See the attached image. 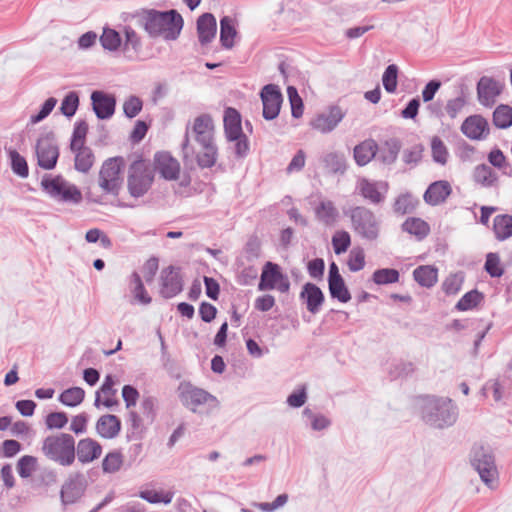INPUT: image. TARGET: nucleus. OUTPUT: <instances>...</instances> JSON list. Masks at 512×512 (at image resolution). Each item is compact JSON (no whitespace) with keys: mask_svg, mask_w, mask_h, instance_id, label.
Here are the masks:
<instances>
[{"mask_svg":"<svg viewBox=\"0 0 512 512\" xmlns=\"http://www.w3.org/2000/svg\"><path fill=\"white\" fill-rule=\"evenodd\" d=\"M124 167L125 160L121 156L106 159L101 164L97 175V187L100 194L90 190L89 197L97 203H101L102 198L106 196L117 197L123 187Z\"/></svg>","mask_w":512,"mask_h":512,"instance_id":"nucleus-1","label":"nucleus"},{"mask_svg":"<svg viewBox=\"0 0 512 512\" xmlns=\"http://www.w3.org/2000/svg\"><path fill=\"white\" fill-rule=\"evenodd\" d=\"M142 26L151 37L175 40L182 30L183 18L176 10H149L142 16Z\"/></svg>","mask_w":512,"mask_h":512,"instance_id":"nucleus-2","label":"nucleus"},{"mask_svg":"<svg viewBox=\"0 0 512 512\" xmlns=\"http://www.w3.org/2000/svg\"><path fill=\"white\" fill-rule=\"evenodd\" d=\"M154 177V169L149 161L141 157L132 161L127 171V190L130 196H144L151 189Z\"/></svg>","mask_w":512,"mask_h":512,"instance_id":"nucleus-3","label":"nucleus"},{"mask_svg":"<svg viewBox=\"0 0 512 512\" xmlns=\"http://www.w3.org/2000/svg\"><path fill=\"white\" fill-rule=\"evenodd\" d=\"M41 450L48 459L63 466H70L75 461V440L67 433L46 437Z\"/></svg>","mask_w":512,"mask_h":512,"instance_id":"nucleus-4","label":"nucleus"},{"mask_svg":"<svg viewBox=\"0 0 512 512\" xmlns=\"http://www.w3.org/2000/svg\"><path fill=\"white\" fill-rule=\"evenodd\" d=\"M189 128L186 131V140L183 144V159L186 164L196 163L201 168H210L217 161V147L214 142H196V145L189 143Z\"/></svg>","mask_w":512,"mask_h":512,"instance_id":"nucleus-5","label":"nucleus"},{"mask_svg":"<svg viewBox=\"0 0 512 512\" xmlns=\"http://www.w3.org/2000/svg\"><path fill=\"white\" fill-rule=\"evenodd\" d=\"M178 394L182 404L194 413L198 412L199 407L204 405L211 409L219 408V401L215 396L189 382L180 383Z\"/></svg>","mask_w":512,"mask_h":512,"instance_id":"nucleus-6","label":"nucleus"},{"mask_svg":"<svg viewBox=\"0 0 512 512\" xmlns=\"http://www.w3.org/2000/svg\"><path fill=\"white\" fill-rule=\"evenodd\" d=\"M223 122L227 140L235 142L237 155H245L249 149V144L246 135L243 133L240 113L235 108L228 107L224 112Z\"/></svg>","mask_w":512,"mask_h":512,"instance_id":"nucleus-7","label":"nucleus"},{"mask_svg":"<svg viewBox=\"0 0 512 512\" xmlns=\"http://www.w3.org/2000/svg\"><path fill=\"white\" fill-rule=\"evenodd\" d=\"M41 186L49 195L62 201L78 203L82 199L80 190L60 175L43 177Z\"/></svg>","mask_w":512,"mask_h":512,"instance_id":"nucleus-8","label":"nucleus"},{"mask_svg":"<svg viewBox=\"0 0 512 512\" xmlns=\"http://www.w3.org/2000/svg\"><path fill=\"white\" fill-rule=\"evenodd\" d=\"M350 219L353 230L361 237L374 240L379 234V224L375 214L362 206L350 210Z\"/></svg>","mask_w":512,"mask_h":512,"instance_id":"nucleus-9","label":"nucleus"},{"mask_svg":"<svg viewBox=\"0 0 512 512\" xmlns=\"http://www.w3.org/2000/svg\"><path fill=\"white\" fill-rule=\"evenodd\" d=\"M37 164L44 170L53 169L59 158V147L52 134L41 136L35 145Z\"/></svg>","mask_w":512,"mask_h":512,"instance_id":"nucleus-10","label":"nucleus"},{"mask_svg":"<svg viewBox=\"0 0 512 512\" xmlns=\"http://www.w3.org/2000/svg\"><path fill=\"white\" fill-rule=\"evenodd\" d=\"M258 289L260 291L277 289L281 293H287L290 283L277 264L267 262L263 267Z\"/></svg>","mask_w":512,"mask_h":512,"instance_id":"nucleus-11","label":"nucleus"},{"mask_svg":"<svg viewBox=\"0 0 512 512\" xmlns=\"http://www.w3.org/2000/svg\"><path fill=\"white\" fill-rule=\"evenodd\" d=\"M472 463L486 485L492 488L497 484L498 472L493 457L482 446L473 449Z\"/></svg>","mask_w":512,"mask_h":512,"instance_id":"nucleus-12","label":"nucleus"},{"mask_svg":"<svg viewBox=\"0 0 512 512\" xmlns=\"http://www.w3.org/2000/svg\"><path fill=\"white\" fill-rule=\"evenodd\" d=\"M260 97L263 104V117L266 120L275 119L280 112L283 102L282 93L277 85H265L261 92Z\"/></svg>","mask_w":512,"mask_h":512,"instance_id":"nucleus-13","label":"nucleus"},{"mask_svg":"<svg viewBox=\"0 0 512 512\" xmlns=\"http://www.w3.org/2000/svg\"><path fill=\"white\" fill-rule=\"evenodd\" d=\"M504 88V84L500 81L483 76L477 83V96L479 102L487 107H492L497 98L500 96Z\"/></svg>","mask_w":512,"mask_h":512,"instance_id":"nucleus-14","label":"nucleus"},{"mask_svg":"<svg viewBox=\"0 0 512 512\" xmlns=\"http://www.w3.org/2000/svg\"><path fill=\"white\" fill-rule=\"evenodd\" d=\"M154 172L158 173L166 180H177L180 175V164L177 159L167 152H157L154 155Z\"/></svg>","mask_w":512,"mask_h":512,"instance_id":"nucleus-15","label":"nucleus"},{"mask_svg":"<svg viewBox=\"0 0 512 512\" xmlns=\"http://www.w3.org/2000/svg\"><path fill=\"white\" fill-rule=\"evenodd\" d=\"M344 115L345 113L339 106H331L327 112L316 115L310 125L321 133H328L342 121Z\"/></svg>","mask_w":512,"mask_h":512,"instance_id":"nucleus-16","label":"nucleus"},{"mask_svg":"<svg viewBox=\"0 0 512 512\" xmlns=\"http://www.w3.org/2000/svg\"><path fill=\"white\" fill-rule=\"evenodd\" d=\"M190 130L196 142H214L215 125L209 114L197 116L191 123Z\"/></svg>","mask_w":512,"mask_h":512,"instance_id":"nucleus-17","label":"nucleus"},{"mask_svg":"<svg viewBox=\"0 0 512 512\" xmlns=\"http://www.w3.org/2000/svg\"><path fill=\"white\" fill-rule=\"evenodd\" d=\"M452 194V185L447 180L432 182L426 189L423 199L431 206L444 203Z\"/></svg>","mask_w":512,"mask_h":512,"instance_id":"nucleus-18","label":"nucleus"},{"mask_svg":"<svg viewBox=\"0 0 512 512\" xmlns=\"http://www.w3.org/2000/svg\"><path fill=\"white\" fill-rule=\"evenodd\" d=\"M91 100L93 110L98 118L108 119L114 114L116 101L113 96L101 91H94Z\"/></svg>","mask_w":512,"mask_h":512,"instance_id":"nucleus-19","label":"nucleus"},{"mask_svg":"<svg viewBox=\"0 0 512 512\" xmlns=\"http://www.w3.org/2000/svg\"><path fill=\"white\" fill-rule=\"evenodd\" d=\"M182 290V281L178 271L168 267L162 271L160 293L165 298H171Z\"/></svg>","mask_w":512,"mask_h":512,"instance_id":"nucleus-20","label":"nucleus"},{"mask_svg":"<svg viewBox=\"0 0 512 512\" xmlns=\"http://www.w3.org/2000/svg\"><path fill=\"white\" fill-rule=\"evenodd\" d=\"M461 131L466 137L479 140L488 134L489 128L485 118L480 115H473L464 120Z\"/></svg>","mask_w":512,"mask_h":512,"instance_id":"nucleus-21","label":"nucleus"},{"mask_svg":"<svg viewBox=\"0 0 512 512\" xmlns=\"http://www.w3.org/2000/svg\"><path fill=\"white\" fill-rule=\"evenodd\" d=\"M357 189L363 198L371 203L378 204L384 198L383 194L387 189V185L371 181L367 178H361L357 182Z\"/></svg>","mask_w":512,"mask_h":512,"instance_id":"nucleus-22","label":"nucleus"},{"mask_svg":"<svg viewBox=\"0 0 512 512\" xmlns=\"http://www.w3.org/2000/svg\"><path fill=\"white\" fill-rule=\"evenodd\" d=\"M300 298L304 300L307 310L316 314L324 303V294L322 290L313 283H306L300 293Z\"/></svg>","mask_w":512,"mask_h":512,"instance_id":"nucleus-23","label":"nucleus"},{"mask_svg":"<svg viewBox=\"0 0 512 512\" xmlns=\"http://www.w3.org/2000/svg\"><path fill=\"white\" fill-rule=\"evenodd\" d=\"M96 432L104 439H113L121 431V420L112 414L102 415L96 422Z\"/></svg>","mask_w":512,"mask_h":512,"instance_id":"nucleus-24","label":"nucleus"},{"mask_svg":"<svg viewBox=\"0 0 512 512\" xmlns=\"http://www.w3.org/2000/svg\"><path fill=\"white\" fill-rule=\"evenodd\" d=\"M76 452L81 463H90L100 457L102 446L92 438H84L78 442Z\"/></svg>","mask_w":512,"mask_h":512,"instance_id":"nucleus-25","label":"nucleus"},{"mask_svg":"<svg viewBox=\"0 0 512 512\" xmlns=\"http://www.w3.org/2000/svg\"><path fill=\"white\" fill-rule=\"evenodd\" d=\"M316 219L325 226H334L339 218V211L334 202L328 199L321 200L315 207Z\"/></svg>","mask_w":512,"mask_h":512,"instance_id":"nucleus-26","label":"nucleus"},{"mask_svg":"<svg viewBox=\"0 0 512 512\" xmlns=\"http://www.w3.org/2000/svg\"><path fill=\"white\" fill-rule=\"evenodd\" d=\"M216 18L211 13L201 15L197 20V33L202 45L211 42L216 35Z\"/></svg>","mask_w":512,"mask_h":512,"instance_id":"nucleus-27","label":"nucleus"},{"mask_svg":"<svg viewBox=\"0 0 512 512\" xmlns=\"http://www.w3.org/2000/svg\"><path fill=\"white\" fill-rule=\"evenodd\" d=\"M115 381L111 375H107L104 379V382L97 392V396L95 399V406H99L102 404L107 408H111L118 404L117 400V390L114 388Z\"/></svg>","mask_w":512,"mask_h":512,"instance_id":"nucleus-28","label":"nucleus"},{"mask_svg":"<svg viewBox=\"0 0 512 512\" xmlns=\"http://www.w3.org/2000/svg\"><path fill=\"white\" fill-rule=\"evenodd\" d=\"M378 151V144L373 139H366L354 147L353 156L359 166H365L371 162Z\"/></svg>","mask_w":512,"mask_h":512,"instance_id":"nucleus-29","label":"nucleus"},{"mask_svg":"<svg viewBox=\"0 0 512 512\" xmlns=\"http://www.w3.org/2000/svg\"><path fill=\"white\" fill-rule=\"evenodd\" d=\"M414 280L422 287L431 288L438 281V269L433 265H421L413 271Z\"/></svg>","mask_w":512,"mask_h":512,"instance_id":"nucleus-30","label":"nucleus"},{"mask_svg":"<svg viewBox=\"0 0 512 512\" xmlns=\"http://www.w3.org/2000/svg\"><path fill=\"white\" fill-rule=\"evenodd\" d=\"M71 150L75 153V169L79 172H88L94 164V154L87 146L73 147Z\"/></svg>","mask_w":512,"mask_h":512,"instance_id":"nucleus-31","label":"nucleus"},{"mask_svg":"<svg viewBox=\"0 0 512 512\" xmlns=\"http://www.w3.org/2000/svg\"><path fill=\"white\" fill-rule=\"evenodd\" d=\"M237 30L235 28L234 20L225 16L220 20V41L221 45L226 49H231L234 46Z\"/></svg>","mask_w":512,"mask_h":512,"instance_id":"nucleus-32","label":"nucleus"},{"mask_svg":"<svg viewBox=\"0 0 512 512\" xmlns=\"http://www.w3.org/2000/svg\"><path fill=\"white\" fill-rule=\"evenodd\" d=\"M493 231L499 241L512 236V216L508 214L497 215L493 220Z\"/></svg>","mask_w":512,"mask_h":512,"instance_id":"nucleus-33","label":"nucleus"},{"mask_svg":"<svg viewBox=\"0 0 512 512\" xmlns=\"http://www.w3.org/2000/svg\"><path fill=\"white\" fill-rule=\"evenodd\" d=\"M139 497L150 504H170L174 498L172 490L145 489L139 492Z\"/></svg>","mask_w":512,"mask_h":512,"instance_id":"nucleus-34","label":"nucleus"},{"mask_svg":"<svg viewBox=\"0 0 512 512\" xmlns=\"http://www.w3.org/2000/svg\"><path fill=\"white\" fill-rule=\"evenodd\" d=\"M402 228L405 232L414 235L419 240L425 238L430 232V226L420 218L411 217L406 219Z\"/></svg>","mask_w":512,"mask_h":512,"instance_id":"nucleus-35","label":"nucleus"},{"mask_svg":"<svg viewBox=\"0 0 512 512\" xmlns=\"http://www.w3.org/2000/svg\"><path fill=\"white\" fill-rule=\"evenodd\" d=\"M473 179L483 187H490L497 181V174L490 166L480 164L474 168Z\"/></svg>","mask_w":512,"mask_h":512,"instance_id":"nucleus-36","label":"nucleus"},{"mask_svg":"<svg viewBox=\"0 0 512 512\" xmlns=\"http://www.w3.org/2000/svg\"><path fill=\"white\" fill-rule=\"evenodd\" d=\"M124 463V456L120 451L108 452L102 460V471L105 474H114L120 471Z\"/></svg>","mask_w":512,"mask_h":512,"instance_id":"nucleus-37","label":"nucleus"},{"mask_svg":"<svg viewBox=\"0 0 512 512\" xmlns=\"http://www.w3.org/2000/svg\"><path fill=\"white\" fill-rule=\"evenodd\" d=\"M85 397V391L80 387H72L64 390L60 396L59 401L68 407H76L80 405Z\"/></svg>","mask_w":512,"mask_h":512,"instance_id":"nucleus-38","label":"nucleus"},{"mask_svg":"<svg viewBox=\"0 0 512 512\" xmlns=\"http://www.w3.org/2000/svg\"><path fill=\"white\" fill-rule=\"evenodd\" d=\"M329 292L333 298L342 303H347L351 299V294L345 285L343 278L328 280Z\"/></svg>","mask_w":512,"mask_h":512,"instance_id":"nucleus-39","label":"nucleus"},{"mask_svg":"<svg viewBox=\"0 0 512 512\" xmlns=\"http://www.w3.org/2000/svg\"><path fill=\"white\" fill-rule=\"evenodd\" d=\"M431 154L433 160L440 165H445L448 162V149L442 139L438 136H433L431 138Z\"/></svg>","mask_w":512,"mask_h":512,"instance_id":"nucleus-40","label":"nucleus"},{"mask_svg":"<svg viewBox=\"0 0 512 512\" xmlns=\"http://www.w3.org/2000/svg\"><path fill=\"white\" fill-rule=\"evenodd\" d=\"M100 42L104 49L116 51L121 46L122 39L116 30L104 28L100 36Z\"/></svg>","mask_w":512,"mask_h":512,"instance_id":"nucleus-41","label":"nucleus"},{"mask_svg":"<svg viewBox=\"0 0 512 512\" xmlns=\"http://www.w3.org/2000/svg\"><path fill=\"white\" fill-rule=\"evenodd\" d=\"M332 247L336 255L345 253L351 245V236L345 230H337L331 239Z\"/></svg>","mask_w":512,"mask_h":512,"instance_id":"nucleus-42","label":"nucleus"},{"mask_svg":"<svg viewBox=\"0 0 512 512\" xmlns=\"http://www.w3.org/2000/svg\"><path fill=\"white\" fill-rule=\"evenodd\" d=\"M399 277V272L392 268L378 269L372 275V279L377 285L396 283L399 281Z\"/></svg>","mask_w":512,"mask_h":512,"instance_id":"nucleus-43","label":"nucleus"},{"mask_svg":"<svg viewBox=\"0 0 512 512\" xmlns=\"http://www.w3.org/2000/svg\"><path fill=\"white\" fill-rule=\"evenodd\" d=\"M493 122L499 128H508L512 125V108L508 105L498 106L493 113Z\"/></svg>","mask_w":512,"mask_h":512,"instance_id":"nucleus-44","label":"nucleus"},{"mask_svg":"<svg viewBox=\"0 0 512 512\" xmlns=\"http://www.w3.org/2000/svg\"><path fill=\"white\" fill-rule=\"evenodd\" d=\"M38 460L31 455L21 457L17 462V472L21 478H28L36 471Z\"/></svg>","mask_w":512,"mask_h":512,"instance_id":"nucleus-45","label":"nucleus"},{"mask_svg":"<svg viewBox=\"0 0 512 512\" xmlns=\"http://www.w3.org/2000/svg\"><path fill=\"white\" fill-rule=\"evenodd\" d=\"M348 269L352 272H357L365 267V252L361 247H354L347 259Z\"/></svg>","mask_w":512,"mask_h":512,"instance_id":"nucleus-46","label":"nucleus"},{"mask_svg":"<svg viewBox=\"0 0 512 512\" xmlns=\"http://www.w3.org/2000/svg\"><path fill=\"white\" fill-rule=\"evenodd\" d=\"M9 157L11 160V167L15 174L22 178H25L29 174L27 161L21 156L16 150L9 151Z\"/></svg>","mask_w":512,"mask_h":512,"instance_id":"nucleus-47","label":"nucleus"},{"mask_svg":"<svg viewBox=\"0 0 512 512\" xmlns=\"http://www.w3.org/2000/svg\"><path fill=\"white\" fill-rule=\"evenodd\" d=\"M481 300L482 295L478 291L472 290L461 297V299L456 304V308L460 311L471 310L475 308L481 302Z\"/></svg>","mask_w":512,"mask_h":512,"instance_id":"nucleus-48","label":"nucleus"},{"mask_svg":"<svg viewBox=\"0 0 512 512\" xmlns=\"http://www.w3.org/2000/svg\"><path fill=\"white\" fill-rule=\"evenodd\" d=\"M287 95H288L289 102L291 105L292 116L295 118L302 117L303 112H304V105H303L302 98L298 94L297 89L293 86H289L287 88Z\"/></svg>","mask_w":512,"mask_h":512,"instance_id":"nucleus-49","label":"nucleus"},{"mask_svg":"<svg viewBox=\"0 0 512 512\" xmlns=\"http://www.w3.org/2000/svg\"><path fill=\"white\" fill-rule=\"evenodd\" d=\"M397 77H398V68L396 65H389L382 77V82L385 90L388 93H394L397 88Z\"/></svg>","mask_w":512,"mask_h":512,"instance_id":"nucleus-50","label":"nucleus"},{"mask_svg":"<svg viewBox=\"0 0 512 512\" xmlns=\"http://www.w3.org/2000/svg\"><path fill=\"white\" fill-rule=\"evenodd\" d=\"M485 270L492 277L502 276L504 270L500 262V257L496 253H488L486 256Z\"/></svg>","mask_w":512,"mask_h":512,"instance_id":"nucleus-51","label":"nucleus"},{"mask_svg":"<svg viewBox=\"0 0 512 512\" xmlns=\"http://www.w3.org/2000/svg\"><path fill=\"white\" fill-rule=\"evenodd\" d=\"M463 278L458 274H451L442 283L446 295H456L462 287Z\"/></svg>","mask_w":512,"mask_h":512,"instance_id":"nucleus-52","label":"nucleus"},{"mask_svg":"<svg viewBox=\"0 0 512 512\" xmlns=\"http://www.w3.org/2000/svg\"><path fill=\"white\" fill-rule=\"evenodd\" d=\"M78 105H79V97H78L77 93L70 92L63 99L60 109L64 115L71 117L75 114V112L78 108Z\"/></svg>","mask_w":512,"mask_h":512,"instance_id":"nucleus-53","label":"nucleus"},{"mask_svg":"<svg viewBox=\"0 0 512 512\" xmlns=\"http://www.w3.org/2000/svg\"><path fill=\"white\" fill-rule=\"evenodd\" d=\"M143 103L140 98L130 96L123 104V110L127 117L133 118L142 110Z\"/></svg>","mask_w":512,"mask_h":512,"instance_id":"nucleus-54","label":"nucleus"},{"mask_svg":"<svg viewBox=\"0 0 512 512\" xmlns=\"http://www.w3.org/2000/svg\"><path fill=\"white\" fill-rule=\"evenodd\" d=\"M45 423L50 429H61L68 423V417L64 412H52L47 415Z\"/></svg>","mask_w":512,"mask_h":512,"instance_id":"nucleus-55","label":"nucleus"},{"mask_svg":"<svg viewBox=\"0 0 512 512\" xmlns=\"http://www.w3.org/2000/svg\"><path fill=\"white\" fill-rule=\"evenodd\" d=\"M133 283H134V296L135 298L140 301L143 304H148L151 302V298L148 296L143 283L141 281V278L138 274H133L132 276Z\"/></svg>","mask_w":512,"mask_h":512,"instance_id":"nucleus-56","label":"nucleus"},{"mask_svg":"<svg viewBox=\"0 0 512 512\" xmlns=\"http://www.w3.org/2000/svg\"><path fill=\"white\" fill-rule=\"evenodd\" d=\"M88 415L80 413L72 417L70 430L75 434H83L87 431Z\"/></svg>","mask_w":512,"mask_h":512,"instance_id":"nucleus-57","label":"nucleus"},{"mask_svg":"<svg viewBox=\"0 0 512 512\" xmlns=\"http://www.w3.org/2000/svg\"><path fill=\"white\" fill-rule=\"evenodd\" d=\"M56 103H57V101L55 98H48L44 102L41 110L36 115L31 116L30 122L32 124H36V123L40 122L41 120H43L44 118H46L51 113V111L54 109Z\"/></svg>","mask_w":512,"mask_h":512,"instance_id":"nucleus-58","label":"nucleus"},{"mask_svg":"<svg viewBox=\"0 0 512 512\" xmlns=\"http://www.w3.org/2000/svg\"><path fill=\"white\" fill-rule=\"evenodd\" d=\"M56 103H57V101L55 98H48L44 102L41 110L36 115L31 116L30 122L32 124H36V123L40 122L41 120H43L44 118H46L51 113V111L54 109Z\"/></svg>","mask_w":512,"mask_h":512,"instance_id":"nucleus-59","label":"nucleus"},{"mask_svg":"<svg viewBox=\"0 0 512 512\" xmlns=\"http://www.w3.org/2000/svg\"><path fill=\"white\" fill-rule=\"evenodd\" d=\"M465 106V100L462 97L450 99L446 105V113L452 119L456 118Z\"/></svg>","mask_w":512,"mask_h":512,"instance_id":"nucleus-60","label":"nucleus"},{"mask_svg":"<svg viewBox=\"0 0 512 512\" xmlns=\"http://www.w3.org/2000/svg\"><path fill=\"white\" fill-rule=\"evenodd\" d=\"M124 34H125L124 48L131 47L134 50H137L140 48L141 40L134 29H132L131 27H125Z\"/></svg>","mask_w":512,"mask_h":512,"instance_id":"nucleus-61","label":"nucleus"},{"mask_svg":"<svg viewBox=\"0 0 512 512\" xmlns=\"http://www.w3.org/2000/svg\"><path fill=\"white\" fill-rule=\"evenodd\" d=\"M441 87V82L438 80L429 81L422 90V99L424 102H430L434 99L436 93Z\"/></svg>","mask_w":512,"mask_h":512,"instance_id":"nucleus-62","label":"nucleus"},{"mask_svg":"<svg viewBox=\"0 0 512 512\" xmlns=\"http://www.w3.org/2000/svg\"><path fill=\"white\" fill-rule=\"evenodd\" d=\"M325 263L321 258H316L308 263V273L312 278H321L324 273Z\"/></svg>","mask_w":512,"mask_h":512,"instance_id":"nucleus-63","label":"nucleus"},{"mask_svg":"<svg viewBox=\"0 0 512 512\" xmlns=\"http://www.w3.org/2000/svg\"><path fill=\"white\" fill-rule=\"evenodd\" d=\"M306 162V155L303 150H299L294 157L292 158L291 162L287 166V172L293 173L300 171Z\"/></svg>","mask_w":512,"mask_h":512,"instance_id":"nucleus-64","label":"nucleus"}]
</instances>
